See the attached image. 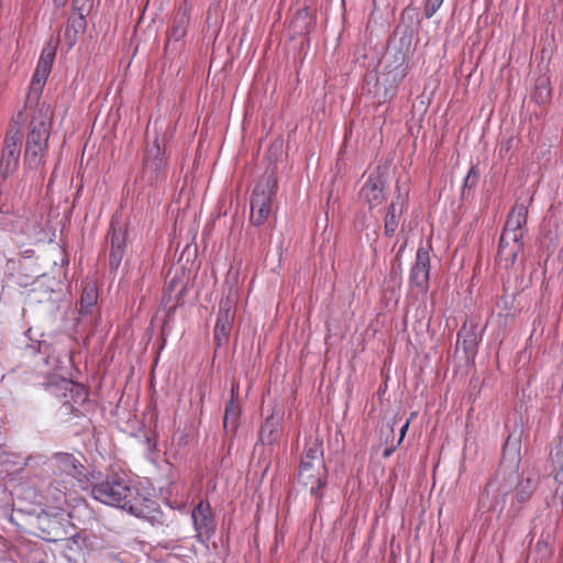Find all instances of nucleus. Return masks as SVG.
Wrapping results in <instances>:
<instances>
[{"label": "nucleus", "instance_id": "nucleus-1", "mask_svg": "<svg viewBox=\"0 0 563 563\" xmlns=\"http://www.w3.org/2000/svg\"><path fill=\"white\" fill-rule=\"evenodd\" d=\"M73 366V351L67 340L49 338L32 341L22 353L24 382L62 399L58 413L64 421L84 417L89 397L81 384L65 377Z\"/></svg>", "mask_w": 563, "mask_h": 563}, {"label": "nucleus", "instance_id": "nucleus-2", "mask_svg": "<svg viewBox=\"0 0 563 563\" xmlns=\"http://www.w3.org/2000/svg\"><path fill=\"white\" fill-rule=\"evenodd\" d=\"M91 496L101 504L123 509L152 525L163 523L158 504L124 473L108 474L95 482Z\"/></svg>", "mask_w": 563, "mask_h": 563}, {"label": "nucleus", "instance_id": "nucleus-3", "mask_svg": "<svg viewBox=\"0 0 563 563\" xmlns=\"http://www.w3.org/2000/svg\"><path fill=\"white\" fill-rule=\"evenodd\" d=\"M53 478L46 488V500L52 503L49 508L53 516L68 515L66 506L75 500L76 485H82L85 466L73 453L56 452L51 456Z\"/></svg>", "mask_w": 563, "mask_h": 563}, {"label": "nucleus", "instance_id": "nucleus-4", "mask_svg": "<svg viewBox=\"0 0 563 563\" xmlns=\"http://www.w3.org/2000/svg\"><path fill=\"white\" fill-rule=\"evenodd\" d=\"M31 110L23 163L25 170H40L45 165V158L48 154L53 113L47 103Z\"/></svg>", "mask_w": 563, "mask_h": 563}, {"label": "nucleus", "instance_id": "nucleus-5", "mask_svg": "<svg viewBox=\"0 0 563 563\" xmlns=\"http://www.w3.org/2000/svg\"><path fill=\"white\" fill-rule=\"evenodd\" d=\"M276 188L277 180L274 175H266L256 184L251 197L250 221L252 224L258 227L268 219Z\"/></svg>", "mask_w": 563, "mask_h": 563}, {"label": "nucleus", "instance_id": "nucleus-6", "mask_svg": "<svg viewBox=\"0 0 563 563\" xmlns=\"http://www.w3.org/2000/svg\"><path fill=\"white\" fill-rule=\"evenodd\" d=\"M128 230L113 218L107 233L106 247L109 250V267L117 271L122 263L126 251Z\"/></svg>", "mask_w": 563, "mask_h": 563}, {"label": "nucleus", "instance_id": "nucleus-7", "mask_svg": "<svg viewBox=\"0 0 563 563\" xmlns=\"http://www.w3.org/2000/svg\"><path fill=\"white\" fill-rule=\"evenodd\" d=\"M167 167V157L165 151L159 145L158 136L155 137L152 145L147 146L143 162V174L147 181L153 185L165 177Z\"/></svg>", "mask_w": 563, "mask_h": 563}, {"label": "nucleus", "instance_id": "nucleus-8", "mask_svg": "<svg viewBox=\"0 0 563 563\" xmlns=\"http://www.w3.org/2000/svg\"><path fill=\"white\" fill-rule=\"evenodd\" d=\"M21 156V135L19 131L7 133L0 156V176L3 180L19 168Z\"/></svg>", "mask_w": 563, "mask_h": 563}, {"label": "nucleus", "instance_id": "nucleus-9", "mask_svg": "<svg viewBox=\"0 0 563 563\" xmlns=\"http://www.w3.org/2000/svg\"><path fill=\"white\" fill-rule=\"evenodd\" d=\"M508 490L504 488L499 475L492 477L485 485L478 498V509L483 511L503 512Z\"/></svg>", "mask_w": 563, "mask_h": 563}, {"label": "nucleus", "instance_id": "nucleus-10", "mask_svg": "<svg viewBox=\"0 0 563 563\" xmlns=\"http://www.w3.org/2000/svg\"><path fill=\"white\" fill-rule=\"evenodd\" d=\"M191 520L196 537L200 542H206L214 534L216 521L211 505L200 500L191 511Z\"/></svg>", "mask_w": 563, "mask_h": 563}, {"label": "nucleus", "instance_id": "nucleus-11", "mask_svg": "<svg viewBox=\"0 0 563 563\" xmlns=\"http://www.w3.org/2000/svg\"><path fill=\"white\" fill-rule=\"evenodd\" d=\"M430 250L431 243H428V247L420 246L417 250L415 264L409 274L410 286L422 292H426L429 288Z\"/></svg>", "mask_w": 563, "mask_h": 563}, {"label": "nucleus", "instance_id": "nucleus-12", "mask_svg": "<svg viewBox=\"0 0 563 563\" xmlns=\"http://www.w3.org/2000/svg\"><path fill=\"white\" fill-rule=\"evenodd\" d=\"M234 306L229 299L220 303L214 325V343L222 346L228 343L234 320Z\"/></svg>", "mask_w": 563, "mask_h": 563}, {"label": "nucleus", "instance_id": "nucleus-13", "mask_svg": "<svg viewBox=\"0 0 563 563\" xmlns=\"http://www.w3.org/2000/svg\"><path fill=\"white\" fill-rule=\"evenodd\" d=\"M91 8L86 4H74V14L68 18L64 37L67 46L73 48L78 41L80 34L86 31L87 21L86 15L89 13Z\"/></svg>", "mask_w": 563, "mask_h": 563}, {"label": "nucleus", "instance_id": "nucleus-14", "mask_svg": "<svg viewBox=\"0 0 563 563\" xmlns=\"http://www.w3.org/2000/svg\"><path fill=\"white\" fill-rule=\"evenodd\" d=\"M528 219V206L525 202L516 201L505 222L501 234L522 240L525 227Z\"/></svg>", "mask_w": 563, "mask_h": 563}, {"label": "nucleus", "instance_id": "nucleus-15", "mask_svg": "<svg viewBox=\"0 0 563 563\" xmlns=\"http://www.w3.org/2000/svg\"><path fill=\"white\" fill-rule=\"evenodd\" d=\"M481 341L477 324L474 321L464 322L457 332L456 349L462 347L467 358H474Z\"/></svg>", "mask_w": 563, "mask_h": 563}, {"label": "nucleus", "instance_id": "nucleus-16", "mask_svg": "<svg viewBox=\"0 0 563 563\" xmlns=\"http://www.w3.org/2000/svg\"><path fill=\"white\" fill-rule=\"evenodd\" d=\"M49 74L51 69L36 65L25 100V108L27 110L35 109L44 103L41 102V97Z\"/></svg>", "mask_w": 563, "mask_h": 563}, {"label": "nucleus", "instance_id": "nucleus-17", "mask_svg": "<svg viewBox=\"0 0 563 563\" xmlns=\"http://www.w3.org/2000/svg\"><path fill=\"white\" fill-rule=\"evenodd\" d=\"M522 249V240L517 239V235L514 238L508 235H500L498 252H497V262L499 266L504 268H509L516 262L518 253Z\"/></svg>", "mask_w": 563, "mask_h": 563}, {"label": "nucleus", "instance_id": "nucleus-18", "mask_svg": "<svg viewBox=\"0 0 563 563\" xmlns=\"http://www.w3.org/2000/svg\"><path fill=\"white\" fill-rule=\"evenodd\" d=\"M361 197L369 209L382 205L385 200V180L382 176L371 174L361 189Z\"/></svg>", "mask_w": 563, "mask_h": 563}, {"label": "nucleus", "instance_id": "nucleus-19", "mask_svg": "<svg viewBox=\"0 0 563 563\" xmlns=\"http://www.w3.org/2000/svg\"><path fill=\"white\" fill-rule=\"evenodd\" d=\"M298 482L309 488L312 496L322 497V488L327 485V470L324 465L317 467L316 471L299 470Z\"/></svg>", "mask_w": 563, "mask_h": 563}, {"label": "nucleus", "instance_id": "nucleus-20", "mask_svg": "<svg viewBox=\"0 0 563 563\" xmlns=\"http://www.w3.org/2000/svg\"><path fill=\"white\" fill-rule=\"evenodd\" d=\"M283 416L273 412L266 417L258 431V441L263 445H273L279 439L282 433Z\"/></svg>", "mask_w": 563, "mask_h": 563}, {"label": "nucleus", "instance_id": "nucleus-21", "mask_svg": "<svg viewBox=\"0 0 563 563\" xmlns=\"http://www.w3.org/2000/svg\"><path fill=\"white\" fill-rule=\"evenodd\" d=\"M190 21V15L185 9H179L172 21V25L167 31V43L166 47H169L172 43H178L184 40L187 34V26Z\"/></svg>", "mask_w": 563, "mask_h": 563}, {"label": "nucleus", "instance_id": "nucleus-22", "mask_svg": "<svg viewBox=\"0 0 563 563\" xmlns=\"http://www.w3.org/2000/svg\"><path fill=\"white\" fill-rule=\"evenodd\" d=\"M241 406L239 402L228 400L224 409L223 428L225 432H235L241 417Z\"/></svg>", "mask_w": 563, "mask_h": 563}, {"label": "nucleus", "instance_id": "nucleus-23", "mask_svg": "<svg viewBox=\"0 0 563 563\" xmlns=\"http://www.w3.org/2000/svg\"><path fill=\"white\" fill-rule=\"evenodd\" d=\"M538 485V476L531 475L519 481L515 488V497L518 503L528 501L534 494Z\"/></svg>", "mask_w": 563, "mask_h": 563}, {"label": "nucleus", "instance_id": "nucleus-24", "mask_svg": "<svg viewBox=\"0 0 563 563\" xmlns=\"http://www.w3.org/2000/svg\"><path fill=\"white\" fill-rule=\"evenodd\" d=\"M98 300V291L96 286L88 285L84 288L80 301H79V314L80 316H91L95 306Z\"/></svg>", "mask_w": 563, "mask_h": 563}, {"label": "nucleus", "instance_id": "nucleus-25", "mask_svg": "<svg viewBox=\"0 0 563 563\" xmlns=\"http://www.w3.org/2000/svg\"><path fill=\"white\" fill-rule=\"evenodd\" d=\"M402 210L401 208L397 207L396 202H391L387 209L386 217H385V224L384 230L385 234L387 236H393L398 228L399 224V218Z\"/></svg>", "mask_w": 563, "mask_h": 563}, {"label": "nucleus", "instance_id": "nucleus-26", "mask_svg": "<svg viewBox=\"0 0 563 563\" xmlns=\"http://www.w3.org/2000/svg\"><path fill=\"white\" fill-rule=\"evenodd\" d=\"M13 464H16L18 467L13 468L11 472H16L19 470H22L23 467H27L32 471H36L42 465L48 464V467L51 466V457H47L46 455L42 453H32L25 459H23L22 462H13Z\"/></svg>", "mask_w": 563, "mask_h": 563}, {"label": "nucleus", "instance_id": "nucleus-27", "mask_svg": "<svg viewBox=\"0 0 563 563\" xmlns=\"http://www.w3.org/2000/svg\"><path fill=\"white\" fill-rule=\"evenodd\" d=\"M323 457V444L318 439H314L313 441H309L306 445L303 456L301 459L306 461L316 462L318 465L317 467L323 465L322 463Z\"/></svg>", "mask_w": 563, "mask_h": 563}, {"label": "nucleus", "instance_id": "nucleus-28", "mask_svg": "<svg viewBox=\"0 0 563 563\" xmlns=\"http://www.w3.org/2000/svg\"><path fill=\"white\" fill-rule=\"evenodd\" d=\"M479 169L477 165H472L465 178L463 179L461 196L467 198L470 192L476 187L479 179Z\"/></svg>", "mask_w": 563, "mask_h": 563}, {"label": "nucleus", "instance_id": "nucleus-29", "mask_svg": "<svg viewBox=\"0 0 563 563\" xmlns=\"http://www.w3.org/2000/svg\"><path fill=\"white\" fill-rule=\"evenodd\" d=\"M56 56V45L48 44L45 46L40 55L37 65L41 67H45L52 70L53 63Z\"/></svg>", "mask_w": 563, "mask_h": 563}, {"label": "nucleus", "instance_id": "nucleus-30", "mask_svg": "<svg viewBox=\"0 0 563 563\" xmlns=\"http://www.w3.org/2000/svg\"><path fill=\"white\" fill-rule=\"evenodd\" d=\"M407 75V66L404 64V60L400 62L395 68L388 71V76L393 77V81H395V87L405 78Z\"/></svg>", "mask_w": 563, "mask_h": 563}, {"label": "nucleus", "instance_id": "nucleus-31", "mask_svg": "<svg viewBox=\"0 0 563 563\" xmlns=\"http://www.w3.org/2000/svg\"><path fill=\"white\" fill-rule=\"evenodd\" d=\"M444 0H426L423 14L427 19H431L441 8Z\"/></svg>", "mask_w": 563, "mask_h": 563}, {"label": "nucleus", "instance_id": "nucleus-32", "mask_svg": "<svg viewBox=\"0 0 563 563\" xmlns=\"http://www.w3.org/2000/svg\"><path fill=\"white\" fill-rule=\"evenodd\" d=\"M553 478L558 483V486L554 492L556 495L561 493L563 498V462L560 463V468L555 470Z\"/></svg>", "mask_w": 563, "mask_h": 563}, {"label": "nucleus", "instance_id": "nucleus-33", "mask_svg": "<svg viewBox=\"0 0 563 563\" xmlns=\"http://www.w3.org/2000/svg\"><path fill=\"white\" fill-rule=\"evenodd\" d=\"M314 463L316 462L306 461V460L301 459L300 465H299V470H303L305 468L306 471H309V472L316 471L317 467H314Z\"/></svg>", "mask_w": 563, "mask_h": 563}, {"label": "nucleus", "instance_id": "nucleus-34", "mask_svg": "<svg viewBox=\"0 0 563 563\" xmlns=\"http://www.w3.org/2000/svg\"><path fill=\"white\" fill-rule=\"evenodd\" d=\"M239 388H240L239 384H236V383L232 384L231 390H230V399L229 400H233L234 402H238Z\"/></svg>", "mask_w": 563, "mask_h": 563}, {"label": "nucleus", "instance_id": "nucleus-35", "mask_svg": "<svg viewBox=\"0 0 563 563\" xmlns=\"http://www.w3.org/2000/svg\"><path fill=\"white\" fill-rule=\"evenodd\" d=\"M409 423H410V421H409V420H407V421L402 424V427L400 428V431H399V439H398V441H397V445H399V444L402 442V440H404V438H405V435H406V433H407V431H408Z\"/></svg>", "mask_w": 563, "mask_h": 563}, {"label": "nucleus", "instance_id": "nucleus-36", "mask_svg": "<svg viewBox=\"0 0 563 563\" xmlns=\"http://www.w3.org/2000/svg\"><path fill=\"white\" fill-rule=\"evenodd\" d=\"M12 206L7 203V202H3L1 199H0V213H4V214H9L12 212Z\"/></svg>", "mask_w": 563, "mask_h": 563}, {"label": "nucleus", "instance_id": "nucleus-37", "mask_svg": "<svg viewBox=\"0 0 563 563\" xmlns=\"http://www.w3.org/2000/svg\"><path fill=\"white\" fill-rule=\"evenodd\" d=\"M74 4H86L89 8L92 7V0H74Z\"/></svg>", "mask_w": 563, "mask_h": 563}, {"label": "nucleus", "instance_id": "nucleus-38", "mask_svg": "<svg viewBox=\"0 0 563 563\" xmlns=\"http://www.w3.org/2000/svg\"><path fill=\"white\" fill-rule=\"evenodd\" d=\"M53 1H54V5H55L56 8H58V9H59V8H62V7H64V5H65V3L67 2V0H53Z\"/></svg>", "mask_w": 563, "mask_h": 563}, {"label": "nucleus", "instance_id": "nucleus-39", "mask_svg": "<svg viewBox=\"0 0 563 563\" xmlns=\"http://www.w3.org/2000/svg\"><path fill=\"white\" fill-rule=\"evenodd\" d=\"M396 446H397V444L391 446V448H389V449H386L384 451V456L387 457V456L391 455V453L396 450Z\"/></svg>", "mask_w": 563, "mask_h": 563}, {"label": "nucleus", "instance_id": "nucleus-40", "mask_svg": "<svg viewBox=\"0 0 563 563\" xmlns=\"http://www.w3.org/2000/svg\"><path fill=\"white\" fill-rule=\"evenodd\" d=\"M301 16H305V18H307V16H308V12H307V10H302V11L298 12L297 18H296V21H298V20H299V18H301Z\"/></svg>", "mask_w": 563, "mask_h": 563}, {"label": "nucleus", "instance_id": "nucleus-41", "mask_svg": "<svg viewBox=\"0 0 563 563\" xmlns=\"http://www.w3.org/2000/svg\"><path fill=\"white\" fill-rule=\"evenodd\" d=\"M562 451H563V445H562V444H560V445L558 446V451H556L555 455L558 456Z\"/></svg>", "mask_w": 563, "mask_h": 563}, {"label": "nucleus", "instance_id": "nucleus-42", "mask_svg": "<svg viewBox=\"0 0 563 563\" xmlns=\"http://www.w3.org/2000/svg\"><path fill=\"white\" fill-rule=\"evenodd\" d=\"M301 33H308L309 32V27L308 26H305L303 29L300 30Z\"/></svg>", "mask_w": 563, "mask_h": 563}, {"label": "nucleus", "instance_id": "nucleus-43", "mask_svg": "<svg viewBox=\"0 0 563 563\" xmlns=\"http://www.w3.org/2000/svg\"><path fill=\"white\" fill-rule=\"evenodd\" d=\"M4 456H5V461H8V462H10V461H11V460H10V457L12 456L11 454H4Z\"/></svg>", "mask_w": 563, "mask_h": 563}, {"label": "nucleus", "instance_id": "nucleus-44", "mask_svg": "<svg viewBox=\"0 0 563 563\" xmlns=\"http://www.w3.org/2000/svg\"><path fill=\"white\" fill-rule=\"evenodd\" d=\"M2 540H3V539H2V537L0 536V545L2 544Z\"/></svg>", "mask_w": 563, "mask_h": 563}]
</instances>
